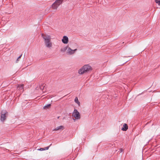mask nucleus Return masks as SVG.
Here are the masks:
<instances>
[{
  "mask_svg": "<svg viewBox=\"0 0 160 160\" xmlns=\"http://www.w3.org/2000/svg\"><path fill=\"white\" fill-rule=\"evenodd\" d=\"M62 0H56L55 2L52 5V8L53 9H56L62 3Z\"/></svg>",
  "mask_w": 160,
  "mask_h": 160,
  "instance_id": "nucleus-3",
  "label": "nucleus"
},
{
  "mask_svg": "<svg viewBox=\"0 0 160 160\" xmlns=\"http://www.w3.org/2000/svg\"><path fill=\"white\" fill-rule=\"evenodd\" d=\"M23 87V84H22L20 85H18L17 86V88L18 90H22V91H21L20 92H22L24 91Z\"/></svg>",
  "mask_w": 160,
  "mask_h": 160,
  "instance_id": "nucleus-8",
  "label": "nucleus"
},
{
  "mask_svg": "<svg viewBox=\"0 0 160 160\" xmlns=\"http://www.w3.org/2000/svg\"><path fill=\"white\" fill-rule=\"evenodd\" d=\"M8 113V112L6 110H2L1 116V121L4 122L5 120Z\"/></svg>",
  "mask_w": 160,
  "mask_h": 160,
  "instance_id": "nucleus-5",
  "label": "nucleus"
},
{
  "mask_svg": "<svg viewBox=\"0 0 160 160\" xmlns=\"http://www.w3.org/2000/svg\"><path fill=\"white\" fill-rule=\"evenodd\" d=\"M128 127L127 124L124 123L123 125V127L121 130L123 131H126L128 129Z\"/></svg>",
  "mask_w": 160,
  "mask_h": 160,
  "instance_id": "nucleus-10",
  "label": "nucleus"
},
{
  "mask_svg": "<svg viewBox=\"0 0 160 160\" xmlns=\"http://www.w3.org/2000/svg\"><path fill=\"white\" fill-rule=\"evenodd\" d=\"M43 88H43H42L41 87H40V89H42Z\"/></svg>",
  "mask_w": 160,
  "mask_h": 160,
  "instance_id": "nucleus-18",
  "label": "nucleus"
},
{
  "mask_svg": "<svg viewBox=\"0 0 160 160\" xmlns=\"http://www.w3.org/2000/svg\"><path fill=\"white\" fill-rule=\"evenodd\" d=\"M92 68L89 65L87 64L84 65L78 71V73L79 74H83L91 70Z\"/></svg>",
  "mask_w": 160,
  "mask_h": 160,
  "instance_id": "nucleus-1",
  "label": "nucleus"
},
{
  "mask_svg": "<svg viewBox=\"0 0 160 160\" xmlns=\"http://www.w3.org/2000/svg\"><path fill=\"white\" fill-rule=\"evenodd\" d=\"M51 145H52V144H51L49 146L47 147H45V148H44V150H48V149H49V147H50V146Z\"/></svg>",
  "mask_w": 160,
  "mask_h": 160,
  "instance_id": "nucleus-15",
  "label": "nucleus"
},
{
  "mask_svg": "<svg viewBox=\"0 0 160 160\" xmlns=\"http://www.w3.org/2000/svg\"><path fill=\"white\" fill-rule=\"evenodd\" d=\"M64 129V127L63 126H60L57 127L56 128L53 130V131H58L60 130H63Z\"/></svg>",
  "mask_w": 160,
  "mask_h": 160,
  "instance_id": "nucleus-9",
  "label": "nucleus"
},
{
  "mask_svg": "<svg viewBox=\"0 0 160 160\" xmlns=\"http://www.w3.org/2000/svg\"><path fill=\"white\" fill-rule=\"evenodd\" d=\"M51 104H48L47 105H45L43 107V109H47L51 107Z\"/></svg>",
  "mask_w": 160,
  "mask_h": 160,
  "instance_id": "nucleus-11",
  "label": "nucleus"
},
{
  "mask_svg": "<svg viewBox=\"0 0 160 160\" xmlns=\"http://www.w3.org/2000/svg\"><path fill=\"white\" fill-rule=\"evenodd\" d=\"M74 101L75 102L77 103L79 106L80 105V102H79V101H78V98L77 97H75V99H74Z\"/></svg>",
  "mask_w": 160,
  "mask_h": 160,
  "instance_id": "nucleus-12",
  "label": "nucleus"
},
{
  "mask_svg": "<svg viewBox=\"0 0 160 160\" xmlns=\"http://www.w3.org/2000/svg\"><path fill=\"white\" fill-rule=\"evenodd\" d=\"M38 150H39L41 151H42L43 150H44V148H41L39 149H38Z\"/></svg>",
  "mask_w": 160,
  "mask_h": 160,
  "instance_id": "nucleus-16",
  "label": "nucleus"
},
{
  "mask_svg": "<svg viewBox=\"0 0 160 160\" xmlns=\"http://www.w3.org/2000/svg\"><path fill=\"white\" fill-rule=\"evenodd\" d=\"M120 151H121V152H122L123 151V150L122 149V148H121L120 149Z\"/></svg>",
  "mask_w": 160,
  "mask_h": 160,
  "instance_id": "nucleus-17",
  "label": "nucleus"
},
{
  "mask_svg": "<svg viewBox=\"0 0 160 160\" xmlns=\"http://www.w3.org/2000/svg\"><path fill=\"white\" fill-rule=\"evenodd\" d=\"M155 2L158 4V5L160 6V0H156Z\"/></svg>",
  "mask_w": 160,
  "mask_h": 160,
  "instance_id": "nucleus-13",
  "label": "nucleus"
},
{
  "mask_svg": "<svg viewBox=\"0 0 160 160\" xmlns=\"http://www.w3.org/2000/svg\"><path fill=\"white\" fill-rule=\"evenodd\" d=\"M22 54H21L18 57V58L17 59V60H16V62H18V61H19V59L20 58L22 57Z\"/></svg>",
  "mask_w": 160,
  "mask_h": 160,
  "instance_id": "nucleus-14",
  "label": "nucleus"
},
{
  "mask_svg": "<svg viewBox=\"0 0 160 160\" xmlns=\"http://www.w3.org/2000/svg\"><path fill=\"white\" fill-rule=\"evenodd\" d=\"M72 116L76 119H80V115L77 110L75 109L74 110Z\"/></svg>",
  "mask_w": 160,
  "mask_h": 160,
  "instance_id": "nucleus-6",
  "label": "nucleus"
},
{
  "mask_svg": "<svg viewBox=\"0 0 160 160\" xmlns=\"http://www.w3.org/2000/svg\"><path fill=\"white\" fill-rule=\"evenodd\" d=\"M59 117H58V118H59Z\"/></svg>",
  "mask_w": 160,
  "mask_h": 160,
  "instance_id": "nucleus-19",
  "label": "nucleus"
},
{
  "mask_svg": "<svg viewBox=\"0 0 160 160\" xmlns=\"http://www.w3.org/2000/svg\"><path fill=\"white\" fill-rule=\"evenodd\" d=\"M66 50H67V53L69 55H72L74 54L75 52L77 50V49L72 50L71 49V48L69 47L68 46L66 47L64 50H63L62 49H61V50L62 52H64Z\"/></svg>",
  "mask_w": 160,
  "mask_h": 160,
  "instance_id": "nucleus-4",
  "label": "nucleus"
},
{
  "mask_svg": "<svg viewBox=\"0 0 160 160\" xmlns=\"http://www.w3.org/2000/svg\"><path fill=\"white\" fill-rule=\"evenodd\" d=\"M42 36L44 40L46 47L49 48L51 47L52 46V44L50 42V36L48 35H44V34H42Z\"/></svg>",
  "mask_w": 160,
  "mask_h": 160,
  "instance_id": "nucleus-2",
  "label": "nucleus"
},
{
  "mask_svg": "<svg viewBox=\"0 0 160 160\" xmlns=\"http://www.w3.org/2000/svg\"><path fill=\"white\" fill-rule=\"evenodd\" d=\"M62 40V42L64 44H67L68 42V38L66 36H64Z\"/></svg>",
  "mask_w": 160,
  "mask_h": 160,
  "instance_id": "nucleus-7",
  "label": "nucleus"
}]
</instances>
